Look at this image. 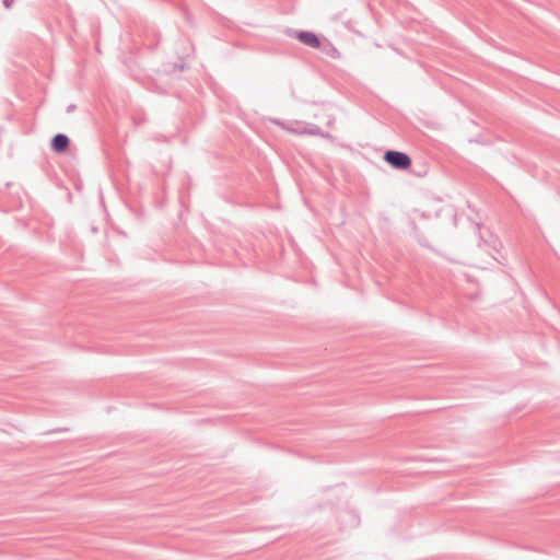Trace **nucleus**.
Segmentation results:
<instances>
[{"label":"nucleus","mask_w":560,"mask_h":560,"mask_svg":"<svg viewBox=\"0 0 560 560\" xmlns=\"http://www.w3.org/2000/svg\"><path fill=\"white\" fill-rule=\"evenodd\" d=\"M384 160L397 170H408L411 166L410 156L399 151L385 152Z\"/></svg>","instance_id":"nucleus-1"},{"label":"nucleus","mask_w":560,"mask_h":560,"mask_svg":"<svg viewBox=\"0 0 560 560\" xmlns=\"http://www.w3.org/2000/svg\"><path fill=\"white\" fill-rule=\"evenodd\" d=\"M296 38L303 43L304 45H307L313 48H319L320 47V40L317 37V35L313 32H299L296 34Z\"/></svg>","instance_id":"nucleus-2"},{"label":"nucleus","mask_w":560,"mask_h":560,"mask_svg":"<svg viewBox=\"0 0 560 560\" xmlns=\"http://www.w3.org/2000/svg\"><path fill=\"white\" fill-rule=\"evenodd\" d=\"M69 145V139L65 135H57L52 139L51 147L56 152L65 151Z\"/></svg>","instance_id":"nucleus-3"}]
</instances>
